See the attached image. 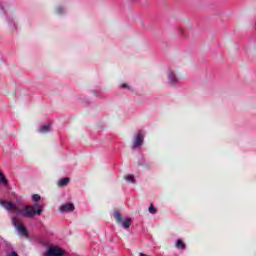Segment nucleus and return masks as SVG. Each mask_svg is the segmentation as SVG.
I'll list each match as a JSON object with an SVG mask.
<instances>
[{
    "label": "nucleus",
    "mask_w": 256,
    "mask_h": 256,
    "mask_svg": "<svg viewBox=\"0 0 256 256\" xmlns=\"http://www.w3.org/2000/svg\"><path fill=\"white\" fill-rule=\"evenodd\" d=\"M125 180L128 181L129 183H135V176L133 175L125 176Z\"/></svg>",
    "instance_id": "nucleus-11"
},
{
    "label": "nucleus",
    "mask_w": 256,
    "mask_h": 256,
    "mask_svg": "<svg viewBox=\"0 0 256 256\" xmlns=\"http://www.w3.org/2000/svg\"><path fill=\"white\" fill-rule=\"evenodd\" d=\"M6 256H19V254H17V252L12 251L10 253H8Z\"/></svg>",
    "instance_id": "nucleus-15"
},
{
    "label": "nucleus",
    "mask_w": 256,
    "mask_h": 256,
    "mask_svg": "<svg viewBox=\"0 0 256 256\" xmlns=\"http://www.w3.org/2000/svg\"><path fill=\"white\" fill-rule=\"evenodd\" d=\"M0 181L4 184L7 185V178L3 175V173L0 172Z\"/></svg>",
    "instance_id": "nucleus-14"
},
{
    "label": "nucleus",
    "mask_w": 256,
    "mask_h": 256,
    "mask_svg": "<svg viewBox=\"0 0 256 256\" xmlns=\"http://www.w3.org/2000/svg\"><path fill=\"white\" fill-rule=\"evenodd\" d=\"M144 141H145V134H143V131L139 130L137 132V135L134 136L133 149H137V147H141Z\"/></svg>",
    "instance_id": "nucleus-4"
},
{
    "label": "nucleus",
    "mask_w": 256,
    "mask_h": 256,
    "mask_svg": "<svg viewBox=\"0 0 256 256\" xmlns=\"http://www.w3.org/2000/svg\"><path fill=\"white\" fill-rule=\"evenodd\" d=\"M122 87H123V89H129V86L127 85V83H123Z\"/></svg>",
    "instance_id": "nucleus-17"
},
{
    "label": "nucleus",
    "mask_w": 256,
    "mask_h": 256,
    "mask_svg": "<svg viewBox=\"0 0 256 256\" xmlns=\"http://www.w3.org/2000/svg\"><path fill=\"white\" fill-rule=\"evenodd\" d=\"M65 252L58 247H51L43 256H63Z\"/></svg>",
    "instance_id": "nucleus-5"
},
{
    "label": "nucleus",
    "mask_w": 256,
    "mask_h": 256,
    "mask_svg": "<svg viewBox=\"0 0 256 256\" xmlns=\"http://www.w3.org/2000/svg\"><path fill=\"white\" fill-rule=\"evenodd\" d=\"M60 213H68L71 211H75V205H73V203H66L63 204L60 209H59Z\"/></svg>",
    "instance_id": "nucleus-6"
},
{
    "label": "nucleus",
    "mask_w": 256,
    "mask_h": 256,
    "mask_svg": "<svg viewBox=\"0 0 256 256\" xmlns=\"http://www.w3.org/2000/svg\"><path fill=\"white\" fill-rule=\"evenodd\" d=\"M114 218L116 219V223L121 224L124 229H129V227H131L130 218H126L123 220V217L121 216V213H119V211H116L114 213Z\"/></svg>",
    "instance_id": "nucleus-3"
},
{
    "label": "nucleus",
    "mask_w": 256,
    "mask_h": 256,
    "mask_svg": "<svg viewBox=\"0 0 256 256\" xmlns=\"http://www.w3.org/2000/svg\"><path fill=\"white\" fill-rule=\"evenodd\" d=\"M176 249H180L181 251H185L187 248V245H185V242L183 240L178 239L175 244Z\"/></svg>",
    "instance_id": "nucleus-7"
},
{
    "label": "nucleus",
    "mask_w": 256,
    "mask_h": 256,
    "mask_svg": "<svg viewBox=\"0 0 256 256\" xmlns=\"http://www.w3.org/2000/svg\"><path fill=\"white\" fill-rule=\"evenodd\" d=\"M56 12L58 13V15H61V13H63V8L62 7H58L56 9Z\"/></svg>",
    "instance_id": "nucleus-16"
},
{
    "label": "nucleus",
    "mask_w": 256,
    "mask_h": 256,
    "mask_svg": "<svg viewBox=\"0 0 256 256\" xmlns=\"http://www.w3.org/2000/svg\"><path fill=\"white\" fill-rule=\"evenodd\" d=\"M40 200L41 196H39L38 194L32 195V201H34L35 203L39 202Z\"/></svg>",
    "instance_id": "nucleus-13"
},
{
    "label": "nucleus",
    "mask_w": 256,
    "mask_h": 256,
    "mask_svg": "<svg viewBox=\"0 0 256 256\" xmlns=\"http://www.w3.org/2000/svg\"><path fill=\"white\" fill-rule=\"evenodd\" d=\"M12 224L17 229L18 233H20V235H22L23 237H27V235H29L27 228L23 225V223L19 222V219H17V217L12 218Z\"/></svg>",
    "instance_id": "nucleus-2"
},
{
    "label": "nucleus",
    "mask_w": 256,
    "mask_h": 256,
    "mask_svg": "<svg viewBox=\"0 0 256 256\" xmlns=\"http://www.w3.org/2000/svg\"><path fill=\"white\" fill-rule=\"evenodd\" d=\"M0 205L7 211H12L16 215H21L26 219H35V215L43 213V204L35 203L34 205H25L23 203L17 204L13 202L2 201Z\"/></svg>",
    "instance_id": "nucleus-1"
},
{
    "label": "nucleus",
    "mask_w": 256,
    "mask_h": 256,
    "mask_svg": "<svg viewBox=\"0 0 256 256\" xmlns=\"http://www.w3.org/2000/svg\"><path fill=\"white\" fill-rule=\"evenodd\" d=\"M168 79L170 81V83H177V76H175V73L170 72L168 74Z\"/></svg>",
    "instance_id": "nucleus-10"
},
{
    "label": "nucleus",
    "mask_w": 256,
    "mask_h": 256,
    "mask_svg": "<svg viewBox=\"0 0 256 256\" xmlns=\"http://www.w3.org/2000/svg\"><path fill=\"white\" fill-rule=\"evenodd\" d=\"M70 179L65 177L59 180L58 187H65L69 183Z\"/></svg>",
    "instance_id": "nucleus-8"
},
{
    "label": "nucleus",
    "mask_w": 256,
    "mask_h": 256,
    "mask_svg": "<svg viewBox=\"0 0 256 256\" xmlns=\"http://www.w3.org/2000/svg\"><path fill=\"white\" fill-rule=\"evenodd\" d=\"M148 211H149V213H151L152 215H155V213H157V209L155 208V206H154L153 204L150 205Z\"/></svg>",
    "instance_id": "nucleus-12"
},
{
    "label": "nucleus",
    "mask_w": 256,
    "mask_h": 256,
    "mask_svg": "<svg viewBox=\"0 0 256 256\" xmlns=\"http://www.w3.org/2000/svg\"><path fill=\"white\" fill-rule=\"evenodd\" d=\"M50 129H51V124H47V125L42 126L39 129V132L40 133H49Z\"/></svg>",
    "instance_id": "nucleus-9"
}]
</instances>
